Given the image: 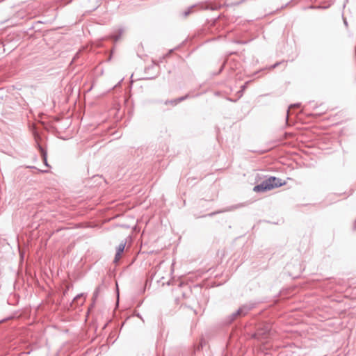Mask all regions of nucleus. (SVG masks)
<instances>
[{
    "mask_svg": "<svg viewBox=\"0 0 356 356\" xmlns=\"http://www.w3.org/2000/svg\"><path fill=\"white\" fill-rule=\"evenodd\" d=\"M3 321H4V320L0 321V323H1V322H3Z\"/></svg>",
    "mask_w": 356,
    "mask_h": 356,
    "instance_id": "nucleus-23",
    "label": "nucleus"
},
{
    "mask_svg": "<svg viewBox=\"0 0 356 356\" xmlns=\"http://www.w3.org/2000/svg\"><path fill=\"white\" fill-rule=\"evenodd\" d=\"M124 31L123 28H120L117 30L118 33L117 34H113L110 37L111 39H113L115 42H117L120 40L121 38V35H122Z\"/></svg>",
    "mask_w": 356,
    "mask_h": 356,
    "instance_id": "nucleus-8",
    "label": "nucleus"
},
{
    "mask_svg": "<svg viewBox=\"0 0 356 356\" xmlns=\"http://www.w3.org/2000/svg\"><path fill=\"white\" fill-rule=\"evenodd\" d=\"M300 106V103H296V104H291L288 110H287V114H286V120L287 121L288 120V118H289V110L291 108H293V107H299Z\"/></svg>",
    "mask_w": 356,
    "mask_h": 356,
    "instance_id": "nucleus-13",
    "label": "nucleus"
},
{
    "mask_svg": "<svg viewBox=\"0 0 356 356\" xmlns=\"http://www.w3.org/2000/svg\"><path fill=\"white\" fill-rule=\"evenodd\" d=\"M156 76V75H154V76H149V77L143 78V79H154Z\"/></svg>",
    "mask_w": 356,
    "mask_h": 356,
    "instance_id": "nucleus-19",
    "label": "nucleus"
},
{
    "mask_svg": "<svg viewBox=\"0 0 356 356\" xmlns=\"http://www.w3.org/2000/svg\"><path fill=\"white\" fill-rule=\"evenodd\" d=\"M98 296H99V288H97L95 290L93 295H92V305H94V304L95 303L96 299L97 298Z\"/></svg>",
    "mask_w": 356,
    "mask_h": 356,
    "instance_id": "nucleus-12",
    "label": "nucleus"
},
{
    "mask_svg": "<svg viewBox=\"0 0 356 356\" xmlns=\"http://www.w3.org/2000/svg\"><path fill=\"white\" fill-rule=\"evenodd\" d=\"M178 101L177 100V98L176 99H171V100H166L165 102V105H168V104H172V106H175L177 105V104H179V102H177Z\"/></svg>",
    "mask_w": 356,
    "mask_h": 356,
    "instance_id": "nucleus-11",
    "label": "nucleus"
},
{
    "mask_svg": "<svg viewBox=\"0 0 356 356\" xmlns=\"http://www.w3.org/2000/svg\"><path fill=\"white\" fill-rule=\"evenodd\" d=\"M195 6V5L191 6L188 7L186 10L183 11L181 13L182 16L184 17L188 16L193 12V10Z\"/></svg>",
    "mask_w": 356,
    "mask_h": 356,
    "instance_id": "nucleus-10",
    "label": "nucleus"
},
{
    "mask_svg": "<svg viewBox=\"0 0 356 356\" xmlns=\"http://www.w3.org/2000/svg\"><path fill=\"white\" fill-rule=\"evenodd\" d=\"M241 207V204L232 205V206L227 207L226 208H224L222 209L218 210V211L211 212L210 213H208L207 215H204V216H203V217H206V216L212 217V216H213L215 215H217V214H219V213L232 211H233L234 209H238Z\"/></svg>",
    "mask_w": 356,
    "mask_h": 356,
    "instance_id": "nucleus-3",
    "label": "nucleus"
},
{
    "mask_svg": "<svg viewBox=\"0 0 356 356\" xmlns=\"http://www.w3.org/2000/svg\"><path fill=\"white\" fill-rule=\"evenodd\" d=\"M253 308H254V304H250V305L245 304V305H243L238 309L239 312L241 313V316H245Z\"/></svg>",
    "mask_w": 356,
    "mask_h": 356,
    "instance_id": "nucleus-5",
    "label": "nucleus"
},
{
    "mask_svg": "<svg viewBox=\"0 0 356 356\" xmlns=\"http://www.w3.org/2000/svg\"><path fill=\"white\" fill-rule=\"evenodd\" d=\"M280 64V62H277V63H275L274 65H273L271 66V68H272V69H274V68L277 67Z\"/></svg>",
    "mask_w": 356,
    "mask_h": 356,
    "instance_id": "nucleus-18",
    "label": "nucleus"
},
{
    "mask_svg": "<svg viewBox=\"0 0 356 356\" xmlns=\"http://www.w3.org/2000/svg\"><path fill=\"white\" fill-rule=\"evenodd\" d=\"M189 97H190V96H189V95H188V94H187V95H184V96L180 97L177 98V100H178L177 102H179V103H180L181 102H182V101H184V100H186V99H187L188 98H189Z\"/></svg>",
    "mask_w": 356,
    "mask_h": 356,
    "instance_id": "nucleus-16",
    "label": "nucleus"
},
{
    "mask_svg": "<svg viewBox=\"0 0 356 356\" xmlns=\"http://www.w3.org/2000/svg\"><path fill=\"white\" fill-rule=\"evenodd\" d=\"M124 31L123 28H120L117 30L118 33L117 34H113L110 37L111 39H113L115 42H117L120 40L121 38V35H122Z\"/></svg>",
    "mask_w": 356,
    "mask_h": 356,
    "instance_id": "nucleus-9",
    "label": "nucleus"
},
{
    "mask_svg": "<svg viewBox=\"0 0 356 356\" xmlns=\"http://www.w3.org/2000/svg\"><path fill=\"white\" fill-rule=\"evenodd\" d=\"M155 66H156V64L154 63V62H153L149 66L145 67V72H147V70L154 69L155 67Z\"/></svg>",
    "mask_w": 356,
    "mask_h": 356,
    "instance_id": "nucleus-17",
    "label": "nucleus"
},
{
    "mask_svg": "<svg viewBox=\"0 0 356 356\" xmlns=\"http://www.w3.org/2000/svg\"><path fill=\"white\" fill-rule=\"evenodd\" d=\"M242 316L241 313L239 312L238 309H237L236 312H233L230 315H229L226 318V323L230 324L234 321H235L238 317Z\"/></svg>",
    "mask_w": 356,
    "mask_h": 356,
    "instance_id": "nucleus-6",
    "label": "nucleus"
},
{
    "mask_svg": "<svg viewBox=\"0 0 356 356\" xmlns=\"http://www.w3.org/2000/svg\"><path fill=\"white\" fill-rule=\"evenodd\" d=\"M84 295V293H79V294H77L72 300V303H74L75 302H77L78 300L83 297Z\"/></svg>",
    "mask_w": 356,
    "mask_h": 356,
    "instance_id": "nucleus-15",
    "label": "nucleus"
},
{
    "mask_svg": "<svg viewBox=\"0 0 356 356\" xmlns=\"http://www.w3.org/2000/svg\"><path fill=\"white\" fill-rule=\"evenodd\" d=\"M248 83H249V81H247L243 86H241V90L238 91V93L240 94V97H241L243 95V92L245 90L247 85Z\"/></svg>",
    "mask_w": 356,
    "mask_h": 356,
    "instance_id": "nucleus-14",
    "label": "nucleus"
},
{
    "mask_svg": "<svg viewBox=\"0 0 356 356\" xmlns=\"http://www.w3.org/2000/svg\"><path fill=\"white\" fill-rule=\"evenodd\" d=\"M353 229L356 230V220L354 222Z\"/></svg>",
    "mask_w": 356,
    "mask_h": 356,
    "instance_id": "nucleus-20",
    "label": "nucleus"
},
{
    "mask_svg": "<svg viewBox=\"0 0 356 356\" xmlns=\"http://www.w3.org/2000/svg\"><path fill=\"white\" fill-rule=\"evenodd\" d=\"M41 172L42 173H47L48 172V170H41Z\"/></svg>",
    "mask_w": 356,
    "mask_h": 356,
    "instance_id": "nucleus-21",
    "label": "nucleus"
},
{
    "mask_svg": "<svg viewBox=\"0 0 356 356\" xmlns=\"http://www.w3.org/2000/svg\"><path fill=\"white\" fill-rule=\"evenodd\" d=\"M272 335V326L270 323H264L259 325L252 337L260 341H266Z\"/></svg>",
    "mask_w": 356,
    "mask_h": 356,
    "instance_id": "nucleus-2",
    "label": "nucleus"
},
{
    "mask_svg": "<svg viewBox=\"0 0 356 356\" xmlns=\"http://www.w3.org/2000/svg\"><path fill=\"white\" fill-rule=\"evenodd\" d=\"M224 65H225V64H223V65H222V66L221 67V68H220V71H222V70L223 67H224Z\"/></svg>",
    "mask_w": 356,
    "mask_h": 356,
    "instance_id": "nucleus-22",
    "label": "nucleus"
},
{
    "mask_svg": "<svg viewBox=\"0 0 356 356\" xmlns=\"http://www.w3.org/2000/svg\"><path fill=\"white\" fill-rule=\"evenodd\" d=\"M126 244H127V241L123 240L120 243V244L117 247L116 253H115L114 260H113L114 263H117L120 260V259L121 257V254L123 253V252L124 250Z\"/></svg>",
    "mask_w": 356,
    "mask_h": 356,
    "instance_id": "nucleus-4",
    "label": "nucleus"
},
{
    "mask_svg": "<svg viewBox=\"0 0 356 356\" xmlns=\"http://www.w3.org/2000/svg\"><path fill=\"white\" fill-rule=\"evenodd\" d=\"M285 184L286 181H283L282 179L274 176H270L268 178L264 179L261 183L254 186L253 191L256 193H264L284 186Z\"/></svg>",
    "mask_w": 356,
    "mask_h": 356,
    "instance_id": "nucleus-1",
    "label": "nucleus"
},
{
    "mask_svg": "<svg viewBox=\"0 0 356 356\" xmlns=\"http://www.w3.org/2000/svg\"><path fill=\"white\" fill-rule=\"evenodd\" d=\"M38 149L41 153V156L42 157V160H43V162H44V164L47 166V167H49V165L48 164V162H47V151L40 145H38Z\"/></svg>",
    "mask_w": 356,
    "mask_h": 356,
    "instance_id": "nucleus-7",
    "label": "nucleus"
}]
</instances>
